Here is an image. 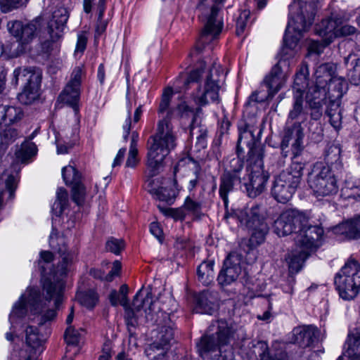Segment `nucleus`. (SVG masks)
I'll list each match as a JSON object with an SVG mask.
<instances>
[{
  "instance_id": "6ab92c4d",
  "label": "nucleus",
  "mask_w": 360,
  "mask_h": 360,
  "mask_svg": "<svg viewBox=\"0 0 360 360\" xmlns=\"http://www.w3.org/2000/svg\"><path fill=\"white\" fill-rule=\"evenodd\" d=\"M62 176L66 185H72V198L77 205L83 204L86 194V188L80 183V175L75 168L68 165L62 169Z\"/></svg>"
},
{
  "instance_id": "aec40b11",
  "label": "nucleus",
  "mask_w": 360,
  "mask_h": 360,
  "mask_svg": "<svg viewBox=\"0 0 360 360\" xmlns=\"http://www.w3.org/2000/svg\"><path fill=\"white\" fill-rule=\"evenodd\" d=\"M342 25V17L339 14H332L330 18L322 20L316 25V34L322 37L326 44H330L336 38V30Z\"/></svg>"
},
{
  "instance_id": "2eb2a0df",
  "label": "nucleus",
  "mask_w": 360,
  "mask_h": 360,
  "mask_svg": "<svg viewBox=\"0 0 360 360\" xmlns=\"http://www.w3.org/2000/svg\"><path fill=\"white\" fill-rule=\"evenodd\" d=\"M238 166L237 169H233L232 172H224L220 179L219 195L222 199L224 205L226 207L229 202L228 195L233 191L236 186L240 184V188L243 190V181L240 175L243 169V162L239 159L233 160Z\"/></svg>"
},
{
  "instance_id": "b1692460",
  "label": "nucleus",
  "mask_w": 360,
  "mask_h": 360,
  "mask_svg": "<svg viewBox=\"0 0 360 360\" xmlns=\"http://www.w3.org/2000/svg\"><path fill=\"white\" fill-rule=\"evenodd\" d=\"M308 68L306 65H303L295 75L292 86L295 100L293 105H295L297 102L301 108H303V96L308 86Z\"/></svg>"
},
{
  "instance_id": "3c124183",
  "label": "nucleus",
  "mask_w": 360,
  "mask_h": 360,
  "mask_svg": "<svg viewBox=\"0 0 360 360\" xmlns=\"http://www.w3.org/2000/svg\"><path fill=\"white\" fill-rule=\"evenodd\" d=\"M29 0H0V9L3 13L11 11L13 8L25 5Z\"/></svg>"
},
{
  "instance_id": "1a4fd4ad",
  "label": "nucleus",
  "mask_w": 360,
  "mask_h": 360,
  "mask_svg": "<svg viewBox=\"0 0 360 360\" xmlns=\"http://www.w3.org/2000/svg\"><path fill=\"white\" fill-rule=\"evenodd\" d=\"M307 112L304 108H301L297 102L293 105L292 109L289 112L288 122L283 130L281 142V149L284 156L288 155L290 145H291L294 159L303 150L304 132L302 124L307 120Z\"/></svg>"
},
{
  "instance_id": "bb28decb",
  "label": "nucleus",
  "mask_w": 360,
  "mask_h": 360,
  "mask_svg": "<svg viewBox=\"0 0 360 360\" xmlns=\"http://www.w3.org/2000/svg\"><path fill=\"white\" fill-rule=\"evenodd\" d=\"M326 87L329 102H340V99L347 90V83L343 77L334 75L328 82Z\"/></svg>"
},
{
  "instance_id": "bf43d9fd",
  "label": "nucleus",
  "mask_w": 360,
  "mask_h": 360,
  "mask_svg": "<svg viewBox=\"0 0 360 360\" xmlns=\"http://www.w3.org/2000/svg\"><path fill=\"white\" fill-rule=\"evenodd\" d=\"M87 37L84 34H79L77 35V41L76 44L75 56H81L86 47Z\"/></svg>"
},
{
  "instance_id": "49530a36",
  "label": "nucleus",
  "mask_w": 360,
  "mask_h": 360,
  "mask_svg": "<svg viewBox=\"0 0 360 360\" xmlns=\"http://www.w3.org/2000/svg\"><path fill=\"white\" fill-rule=\"evenodd\" d=\"M215 339H200L197 344L198 351L202 357H205L208 353L218 349V345Z\"/></svg>"
},
{
  "instance_id": "4c0bfd02",
  "label": "nucleus",
  "mask_w": 360,
  "mask_h": 360,
  "mask_svg": "<svg viewBox=\"0 0 360 360\" xmlns=\"http://www.w3.org/2000/svg\"><path fill=\"white\" fill-rule=\"evenodd\" d=\"M306 98L309 104L323 105V101L328 99L326 86H318V84L316 83L308 89Z\"/></svg>"
},
{
  "instance_id": "a211bd4d",
  "label": "nucleus",
  "mask_w": 360,
  "mask_h": 360,
  "mask_svg": "<svg viewBox=\"0 0 360 360\" xmlns=\"http://www.w3.org/2000/svg\"><path fill=\"white\" fill-rule=\"evenodd\" d=\"M241 257L236 252H231L224 262L217 281L222 286L229 285L235 282L241 273Z\"/></svg>"
},
{
  "instance_id": "4be33fe9",
  "label": "nucleus",
  "mask_w": 360,
  "mask_h": 360,
  "mask_svg": "<svg viewBox=\"0 0 360 360\" xmlns=\"http://www.w3.org/2000/svg\"><path fill=\"white\" fill-rule=\"evenodd\" d=\"M41 27V19L36 18L31 22L23 25L22 35L18 39V49L11 53L12 56H17L20 53L26 52L27 50V45L32 40L35 34Z\"/></svg>"
},
{
  "instance_id": "6e6552de",
  "label": "nucleus",
  "mask_w": 360,
  "mask_h": 360,
  "mask_svg": "<svg viewBox=\"0 0 360 360\" xmlns=\"http://www.w3.org/2000/svg\"><path fill=\"white\" fill-rule=\"evenodd\" d=\"M127 292V285H122L118 293L121 297V305L125 309L126 319L131 325L143 316L147 321H153L158 313L163 310L160 306H157L156 301L153 300L150 290L140 289L134 296L131 307L128 306Z\"/></svg>"
},
{
  "instance_id": "a878e982",
  "label": "nucleus",
  "mask_w": 360,
  "mask_h": 360,
  "mask_svg": "<svg viewBox=\"0 0 360 360\" xmlns=\"http://www.w3.org/2000/svg\"><path fill=\"white\" fill-rule=\"evenodd\" d=\"M360 217L345 221L334 226L332 231L334 234L342 236L347 239L357 238L359 234Z\"/></svg>"
},
{
  "instance_id": "412c9836",
  "label": "nucleus",
  "mask_w": 360,
  "mask_h": 360,
  "mask_svg": "<svg viewBox=\"0 0 360 360\" xmlns=\"http://www.w3.org/2000/svg\"><path fill=\"white\" fill-rule=\"evenodd\" d=\"M68 17V12L64 7H60L53 11L52 19L48 25V32L52 41H56L62 37Z\"/></svg>"
},
{
  "instance_id": "a18cd8bd",
  "label": "nucleus",
  "mask_w": 360,
  "mask_h": 360,
  "mask_svg": "<svg viewBox=\"0 0 360 360\" xmlns=\"http://www.w3.org/2000/svg\"><path fill=\"white\" fill-rule=\"evenodd\" d=\"M258 345L262 350V352L259 353L260 360H289L287 354L283 351L276 354L274 356L271 358L269 355L268 346L265 341H259Z\"/></svg>"
},
{
  "instance_id": "e433bc0d",
  "label": "nucleus",
  "mask_w": 360,
  "mask_h": 360,
  "mask_svg": "<svg viewBox=\"0 0 360 360\" xmlns=\"http://www.w3.org/2000/svg\"><path fill=\"white\" fill-rule=\"evenodd\" d=\"M214 262L212 260L205 261L198 267L197 275L198 280L204 285H208L214 277Z\"/></svg>"
},
{
  "instance_id": "8fccbe9b",
  "label": "nucleus",
  "mask_w": 360,
  "mask_h": 360,
  "mask_svg": "<svg viewBox=\"0 0 360 360\" xmlns=\"http://www.w3.org/2000/svg\"><path fill=\"white\" fill-rule=\"evenodd\" d=\"M198 132L200 134L196 137V144L199 146V148H204L207 146V130L205 129H198L197 127H195V117H193L191 124V133L192 134H197Z\"/></svg>"
},
{
  "instance_id": "f704fd0d",
  "label": "nucleus",
  "mask_w": 360,
  "mask_h": 360,
  "mask_svg": "<svg viewBox=\"0 0 360 360\" xmlns=\"http://www.w3.org/2000/svg\"><path fill=\"white\" fill-rule=\"evenodd\" d=\"M148 184L151 186V188L149 189L150 193L155 195V197L164 202H171L175 197V191L169 188L167 184H165V186H160L156 187L155 184V180L148 179Z\"/></svg>"
},
{
  "instance_id": "13d9d810",
  "label": "nucleus",
  "mask_w": 360,
  "mask_h": 360,
  "mask_svg": "<svg viewBox=\"0 0 360 360\" xmlns=\"http://www.w3.org/2000/svg\"><path fill=\"white\" fill-rule=\"evenodd\" d=\"M183 207L184 210H187L193 214H198L200 211L201 205L192 200L190 197H187L184 201Z\"/></svg>"
},
{
  "instance_id": "e2e57ef3",
  "label": "nucleus",
  "mask_w": 360,
  "mask_h": 360,
  "mask_svg": "<svg viewBox=\"0 0 360 360\" xmlns=\"http://www.w3.org/2000/svg\"><path fill=\"white\" fill-rule=\"evenodd\" d=\"M356 31L355 27L349 25H345L342 20V25L336 30V38L346 37L354 34Z\"/></svg>"
},
{
  "instance_id": "9b49d317",
  "label": "nucleus",
  "mask_w": 360,
  "mask_h": 360,
  "mask_svg": "<svg viewBox=\"0 0 360 360\" xmlns=\"http://www.w3.org/2000/svg\"><path fill=\"white\" fill-rule=\"evenodd\" d=\"M360 265L358 262L350 259L336 274L334 279L336 290L340 297L345 300L354 298L359 291Z\"/></svg>"
},
{
  "instance_id": "39448f33",
  "label": "nucleus",
  "mask_w": 360,
  "mask_h": 360,
  "mask_svg": "<svg viewBox=\"0 0 360 360\" xmlns=\"http://www.w3.org/2000/svg\"><path fill=\"white\" fill-rule=\"evenodd\" d=\"M326 164L316 162L308 175V184L314 195L316 197L330 196L338 192L337 180L332 168L342 167L340 162V148L337 146L329 148L326 155Z\"/></svg>"
},
{
  "instance_id": "c9c22d12",
  "label": "nucleus",
  "mask_w": 360,
  "mask_h": 360,
  "mask_svg": "<svg viewBox=\"0 0 360 360\" xmlns=\"http://www.w3.org/2000/svg\"><path fill=\"white\" fill-rule=\"evenodd\" d=\"M127 117L124 121V123L122 125L123 129V139L124 140L127 139V137L129 134L130 129L134 127V125L139 121L141 116L143 113V106L142 105H139L135 110L133 116V120H131V104H127Z\"/></svg>"
},
{
  "instance_id": "79ce46f5",
  "label": "nucleus",
  "mask_w": 360,
  "mask_h": 360,
  "mask_svg": "<svg viewBox=\"0 0 360 360\" xmlns=\"http://www.w3.org/2000/svg\"><path fill=\"white\" fill-rule=\"evenodd\" d=\"M37 152V148L36 145L30 141H26L22 143L20 148L16 152L15 155L20 161L25 162L35 155Z\"/></svg>"
},
{
  "instance_id": "603ef678",
  "label": "nucleus",
  "mask_w": 360,
  "mask_h": 360,
  "mask_svg": "<svg viewBox=\"0 0 360 360\" xmlns=\"http://www.w3.org/2000/svg\"><path fill=\"white\" fill-rule=\"evenodd\" d=\"M274 96H269V91L268 90V93H266L264 91H256L253 92L249 97L248 101L246 103V105H252L253 103H262L269 99H271Z\"/></svg>"
},
{
  "instance_id": "c03bdc74",
  "label": "nucleus",
  "mask_w": 360,
  "mask_h": 360,
  "mask_svg": "<svg viewBox=\"0 0 360 360\" xmlns=\"http://www.w3.org/2000/svg\"><path fill=\"white\" fill-rule=\"evenodd\" d=\"M77 298L82 305L89 309L94 307L98 300L96 292L92 290L78 292Z\"/></svg>"
},
{
  "instance_id": "37998d69",
  "label": "nucleus",
  "mask_w": 360,
  "mask_h": 360,
  "mask_svg": "<svg viewBox=\"0 0 360 360\" xmlns=\"http://www.w3.org/2000/svg\"><path fill=\"white\" fill-rule=\"evenodd\" d=\"M68 201V195L65 188H59L56 192V200L52 206V212L60 215L64 210Z\"/></svg>"
},
{
  "instance_id": "de8ad7c7",
  "label": "nucleus",
  "mask_w": 360,
  "mask_h": 360,
  "mask_svg": "<svg viewBox=\"0 0 360 360\" xmlns=\"http://www.w3.org/2000/svg\"><path fill=\"white\" fill-rule=\"evenodd\" d=\"M308 131L311 139L315 142L321 141L323 136V130L320 121H309Z\"/></svg>"
},
{
  "instance_id": "c85d7f7f",
  "label": "nucleus",
  "mask_w": 360,
  "mask_h": 360,
  "mask_svg": "<svg viewBox=\"0 0 360 360\" xmlns=\"http://www.w3.org/2000/svg\"><path fill=\"white\" fill-rule=\"evenodd\" d=\"M311 253L307 249L299 248L295 244L292 250L288 253L286 261L288 264V268L290 273H297L302 267L306 259Z\"/></svg>"
},
{
  "instance_id": "a19ab883",
  "label": "nucleus",
  "mask_w": 360,
  "mask_h": 360,
  "mask_svg": "<svg viewBox=\"0 0 360 360\" xmlns=\"http://www.w3.org/2000/svg\"><path fill=\"white\" fill-rule=\"evenodd\" d=\"M326 113L330 118V124L335 129H338L341 126L342 120L340 102H329V106L328 107Z\"/></svg>"
},
{
  "instance_id": "ea45409f",
  "label": "nucleus",
  "mask_w": 360,
  "mask_h": 360,
  "mask_svg": "<svg viewBox=\"0 0 360 360\" xmlns=\"http://www.w3.org/2000/svg\"><path fill=\"white\" fill-rule=\"evenodd\" d=\"M292 335L293 338H317L321 334L314 325H302L294 328Z\"/></svg>"
},
{
  "instance_id": "20e7f679",
  "label": "nucleus",
  "mask_w": 360,
  "mask_h": 360,
  "mask_svg": "<svg viewBox=\"0 0 360 360\" xmlns=\"http://www.w3.org/2000/svg\"><path fill=\"white\" fill-rule=\"evenodd\" d=\"M239 131L238 148L243 143L249 149L246 169L248 177L243 176L242 178L243 191L249 197L255 198L265 190L269 174L264 169L262 150L257 146L253 131L246 126L243 129L240 128Z\"/></svg>"
},
{
  "instance_id": "7c9ffc66",
  "label": "nucleus",
  "mask_w": 360,
  "mask_h": 360,
  "mask_svg": "<svg viewBox=\"0 0 360 360\" xmlns=\"http://www.w3.org/2000/svg\"><path fill=\"white\" fill-rule=\"evenodd\" d=\"M18 181V174H11L5 171L0 174V207L2 205V195L4 190L8 193V198L12 199Z\"/></svg>"
},
{
  "instance_id": "864d4df0",
  "label": "nucleus",
  "mask_w": 360,
  "mask_h": 360,
  "mask_svg": "<svg viewBox=\"0 0 360 360\" xmlns=\"http://www.w3.org/2000/svg\"><path fill=\"white\" fill-rule=\"evenodd\" d=\"M160 211L166 216H169L174 219L175 220H182L185 218L186 213L184 207L179 208H162L158 206Z\"/></svg>"
},
{
  "instance_id": "f03ea898",
  "label": "nucleus",
  "mask_w": 360,
  "mask_h": 360,
  "mask_svg": "<svg viewBox=\"0 0 360 360\" xmlns=\"http://www.w3.org/2000/svg\"><path fill=\"white\" fill-rule=\"evenodd\" d=\"M201 67L200 63L199 67L191 71L189 74L181 72L174 80L173 87L168 86L164 90L159 105V115L163 116L165 113L167 116L169 115V107L174 90L181 92L187 89L191 84L195 86V91L191 96L194 103L198 106L196 109L197 112L201 111L200 108L219 101L220 82L223 77L221 66L214 62L207 72H205Z\"/></svg>"
},
{
  "instance_id": "58836bf2",
  "label": "nucleus",
  "mask_w": 360,
  "mask_h": 360,
  "mask_svg": "<svg viewBox=\"0 0 360 360\" xmlns=\"http://www.w3.org/2000/svg\"><path fill=\"white\" fill-rule=\"evenodd\" d=\"M360 339H347L345 344V352L337 360H360Z\"/></svg>"
},
{
  "instance_id": "f8f14e48",
  "label": "nucleus",
  "mask_w": 360,
  "mask_h": 360,
  "mask_svg": "<svg viewBox=\"0 0 360 360\" xmlns=\"http://www.w3.org/2000/svg\"><path fill=\"white\" fill-rule=\"evenodd\" d=\"M262 212L260 206L253 205L251 208L241 211L238 216L240 223L252 231L250 238V243L252 246L261 244L269 231Z\"/></svg>"
},
{
  "instance_id": "5fc2aeb1",
  "label": "nucleus",
  "mask_w": 360,
  "mask_h": 360,
  "mask_svg": "<svg viewBox=\"0 0 360 360\" xmlns=\"http://www.w3.org/2000/svg\"><path fill=\"white\" fill-rule=\"evenodd\" d=\"M124 248V243L122 239L112 238L106 243V248L115 255H119Z\"/></svg>"
},
{
  "instance_id": "0e129e2a",
  "label": "nucleus",
  "mask_w": 360,
  "mask_h": 360,
  "mask_svg": "<svg viewBox=\"0 0 360 360\" xmlns=\"http://www.w3.org/2000/svg\"><path fill=\"white\" fill-rule=\"evenodd\" d=\"M139 160L138 158V148H129L126 167L134 168L138 164Z\"/></svg>"
},
{
  "instance_id": "9d476101",
  "label": "nucleus",
  "mask_w": 360,
  "mask_h": 360,
  "mask_svg": "<svg viewBox=\"0 0 360 360\" xmlns=\"http://www.w3.org/2000/svg\"><path fill=\"white\" fill-rule=\"evenodd\" d=\"M304 163L293 160L290 167L275 179L271 194L278 202L289 201L298 187L304 169Z\"/></svg>"
},
{
  "instance_id": "72a5a7b5",
  "label": "nucleus",
  "mask_w": 360,
  "mask_h": 360,
  "mask_svg": "<svg viewBox=\"0 0 360 360\" xmlns=\"http://www.w3.org/2000/svg\"><path fill=\"white\" fill-rule=\"evenodd\" d=\"M41 82L24 85L22 90L18 95V101L24 105H30L39 97Z\"/></svg>"
},
{
  "instance_id": "052dcab7",
  "label": "nucleus",
  "mask_w": 360,
  "mask_h": 360,
  "mask_svg": "<svg viewBox=\"0 0 360 360\" xmlns=\"http://www.w3.org/2000/svg\"><path fill=\"white\" fill-rule=\"evenodd\" d=\"M160 338H172L179 335V331L174 327V324L169 323L161 327L160 330Z\"/></svg>"
},
{
  "instance_id": "4d7b16f0",
  "label": "nucleus",
  "mask_w": 360,
  "mask_h": 360,
  "mask_svg": "<svg viewBox=\"0 0 360 360\" xmlns=\"http://www.w3.org/2000/svg\"><path fill=\"white\" fill-rule=\"evenodd\" d=\"M23 24L19 20L9 21L7 24V28L11 34L19 39L20 35H22V30Z\"/></svg>"
},
{
  "instance_id": "4468645a",
  "label": "nucleus",
  "mask_w": 360,
  "mask_h": 360,
  "mask_svg": "<svg viewBox=\"0 0 360 360\" xmlns=\"http://www.w3.org/2000/svg\"><path fill=\"white\" fill-rule=\"evenodd\" d=\"M323 236V228L317 225H310L307 217V224L301 226L298 231L296 232L295 241L297 248H305L313 252L321 245Z\"/></svg>"
},
{
  "instance_id": "f3484780",
  "label": "nucleus",
  "mask_w": 360,
  "mask_h": 360,
  "mask_svg": "<svg viewBox=\"0 0 360 360\" xmlns=\"http://www.w3.org/2000/svg\"><path fill=\"white\" fill-rule=\"evenodd\" d=\"M16 344L20 346L19 349H14L12 356L18 360H37L44 351V339H16ZM15 360V359H14Z\"/></svg>"
},
{
  "instance_id": "2f4dec72",
  "label": "nucleus",
  "mask_w": 360,
  "mask_h": 360,
  "mask_svg": "<svg viewBox=\"0 0 360 360\" xmlns=\"http://www.w3.org/2000/svg\"><path fill=\"white\" fill-rule=\"evenodd\" d=\"M168 347V339H156L146 348L145 353L150 360H156L165 355Z\"/></svg>"
},
{
  "instance_id": "5701e85b",
  "label": "nucleus",
  "mask_w": 360,
  "mask_h": 360,
  "mask_svg": "<svg viewBox=\"0 0 360 360\" xmlns=\"http://www.w3.org/2000/svg\"><path fill=\"white\" fill-rule=\"evenodd\" d=\"M41 73L35 68H15L13 72V77L11 79V84L14 86L18 85L20 81L24 85L41 82Z\"/></svg>"
},
{
  "instance_id": "0eeeda50",
  "label": "nucleus",
  "mask_w": 360,
  "mask_h": 360,
  "mask_svg": "<svg viewBox=\"0 0 360 360\" xmlns=\"http://www.w3.org/2000/svg\"><path fill=\"white\" fill-rule=\"evenodd\" d=\"M225 0H200L197 10L199 19L204 23V29L188 58L189 65L199 60V54L202 51L204 44L214 40L220 34L223 28V21L219 15V11Z\"/></svg>"
},
{
  "instance_id": "ddd939ff",
  "label": "nucleus",
  "mask_w": 360,
  "mask_h": 360,
  "mask_svg": "<svg viewBox=\"0 0 360 360\" xmlns=\"http://www.w3.org/2000/svg\"><path fill=\"white\" fill-rule=\"evenodd\" d=\"M307 223V216L305 213L296 209H288L282 212L274 221V232L280 237L288 236L301 226Z\"/></svg>"
},
{
  "instance_id": "7ed1b4c3",
  "label": "nucleus",
  "mask_w": 360,
  "mask_h": 360,
  "mask_svg": "<svg viewBox=\"0 0 360 360\" xmlns=\"http://www.w3.org/2000/svg\"><path fill=\"white\" fill-rule=\"evenodd\" d=\"M307 7L305 3L300 1L295 2L289 6L290 19L283 38L281 50L283 57L264 79L270 96H274L286 84L290 75L288 56L293 55L303 32L313 23L314 15L313 13L307 11Z\"/></svg>"
},
{
  "instance_id": "cd10ccee",
  "label": "nucleus",
  "mask_w": 360,
  "mask_h": 360,
  "mask_svg": "<svg viewBox=\"0 0 360 360\" xmlns=\"http://www.w3.org/2000/svg\"><path fill=\"white\" fill-rule=\"evenodd\" d=\"M23 113L21 108L0 105V127L4 128H13L11 125L19 122L22 117Z\"/></svg>"
},
{
  "instance_id": "09e8293b",
  "label": "nucleus",
  "mask_w": 360,
  "mask_h": 360,
  "mask_svg": "<svg viewBox=\"0 0 360 360\" xmlns=\"http://www.w3.org/2000/svg\"><path fill=\"white\" fill-rule=\"evenodd\" d=\"M18 136L15 128H4L0 127V146L13 142Z\"/></svg>"
},
{
  "instance_id": "dca6fc26",
  "label": "nucleus",
  "mask_w": 360,
  "mask_h": 360,
  "mask_svg": "<svg viewBox=\"0 0 360 360\" xmlns=\"http://www.w3.org/2000/svg\"><path fill=\"white\" fill-rule=\"evenodd\" d=\"M82 75L83 72L82 68H75L72 71L70 82L58 98L61 102L71 106L75 111L77 110Z\"/></svg>"
},
{
  "instance_id": "6e6d98bb",
  "label": "nucleus",
  "mask_w": 360,
  "mask_h": 360,
  "mask_svg": "<svg viewBox=\"0 0 360 360\" xmlns=\"http://www.w3.org/2000/svg\"><path fill=\"white\" fill-rule=\"evenodd\" d=\"M359 60V58L357 56L354 54H350L345 58V63L350 70L349 75L351 77V79L355 84H357V83L354 81L353 77L354 72H357Z\"/></svg>"
},
{
  "instance_id": "393cba45",
  "label": "nucleus",
  "mask_w": 360,
  "mask_h": 360,
  "mask_svg": "<svg viewBox=\"0 0 360 360\" xmlns=\"http://www.w3.org/2000/svg\"><path fill=\"white\" fill-rule=\"evenodd\" d=\"M196 313L212 314L217 309V298L210 292L204 291L195 298Z\"/></svg>"
},
{
  "instance_id": "680f3d73",
  "label": "nucleus",
  "mask_w": 360,
  "mask_h": 360,
  "mask_svg": "<svg viewBox=\"0 0 360 360\" xmlns=\"http://www.w3.org/2000/svg\"><path fill=\"white\" fill-rule=\"evenodd\" d=\"M53 259V255L52 252L49 251H41L40 252V259L39 261V264L41 266V273L43 274L44 277H45L46 275V268L42 264V262H44L46 264L49 265Z\"/></svg>"
},
{
  "instance_id": "338daca9",
  "label": "nucleus",
  "mask_w": 360,
  "mask_h": 360,
  "mask_svg": "<svg viewBox=\"0 0 360 360\" xmlns=\"http://www.w3.org/2000/svg\"><path fill=\"white\" fill-rule=\"evenodd\" d=\"M87 335L86 331L82 328L75 329L72 327H68L64 335V338H82Z\"/></svg>"
},
{
  "instance_id": "c756f323",
  "label": "nucleus",
  "mask_w": 360,
  "mask_h": 360,
  "mask_svg": "<svg viewBox=\"0 0 360 360\" xmlns=\"http://www.w3.org/2000/svg\"><path fill=\"white\" fill-rule=\"evenodd\" d=\"M233 335V328L226 321L212 322L201 338H230Z\"/></svg>"
},
{
  "instance_id": "473e14b6",
  "label": "nucleus",
  "mask_w": 360,
  "mask_h": 360,
  "mask_svg": "<svg viewBox=\"0 0 360 360\" xmlns=\"http://www.w3.org/2000/svg\"><path fill=\"white\" fill-rule=\"evenodd\" d=\"M335 67L330 63H325L318 66L314 77L318 86H327L328 82L335 75Z\"/></svg>"
},
{
  "instance_id": "423d86ee",
  "label": "nucleus",
  "mask_w": 360,
  "mask_h": 360,
  "mask_svg": "<svg viewBox=\"0 0 360 360\" xmlns=\"http://www.w3.org/2000/svg\"><path fill=\"white\" fill-rule=\"evenodd\" d=\"M175 146L173 127L167 117H163L158 123L156 133L148 140L146 172L150 178L158 174L165 158Z\"/></svg>"
},
{
  "instance_id": "69168bd1",
  "label": "nucleus",
  "mask_w": 360,
  "mask_h": 360,
  "mask_svg": "<svg viewBox=\"0 0 360 360\" xmlns=\"http://www.w3.org/2000/svg\"><path fill=\"white\" fill-rule=\"evenodd\" d=\"M328 45V44H326V41L324 40H323V42L311 41L308 46V51L310 53L320 54L323 52L324 48Z\"/></svg>"
},
{
  "instance_id": "f257e3e1",
  "label": "nucleus",
  "mask_w": 360,
  "mask_h": 360,
  "mask_svg": "<svg viewBox=\"0 0 360 360\" xmlns=\"http://www.w3.org/2000/svg\"><path fill=\"white\" fill-rule=\"evenodd\" d=\"M49 245L53 250L58 252L60 261L56 269L43 280L44 300L38 289L27 288L13 305L9 314V321L13 330L7 333L6 338L44 337L51 335L50 325L47 322L56 316V310L49 309L41 316H39V314L46 302L53 301L56 308H58L63 302L65 278L75 259L76 254L74 251L68 250L65 238L57 236L54 229L49 236Z\"/></svg>"
},
{
  "instance_id": "774afa93",
  "label": "nucleus",
  "mask_w": 360,
  "mask_h": 360,
  "mask_svg": "<svg viewBox=\"0 0 360 360\" xmlns=\"http://www.w3.org/2000/svg\"><path fill=\"white\" fill-rule=\"evenodd\" d=\"M122 269V265L120 261L115 260L112 264V268L111 271L107 274L105 277V279L107 281H112L115 276H117L120 274V272Z\"/></svg>"
}]
</instances>
